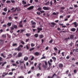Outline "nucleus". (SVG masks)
Listing matches in <instances>:
<instances>
[{
    "mask_svg": "<svg viewBox=\"0 0 78 78\" xmlns=\"http://www.w3.org/2000/svg\"><path fill=\"white\" fill-rule=\"evenodd\" d=\"M23 48V45L22 44H20V45L17 48L15 49V50H16L17 51H22V48Z\"/></svg>",
    "mask_w": 78,
    "mask_h": 78,
    "instance_id": "f257e3e1",
    "label": "nucleus"
},
{
    "mask_svg": "<svg viewBox=\"0 0 78 78\" xmlns=\"http://www.w3.org/2000/svg\"><path fill=\"white\" fill-rule=\"evenodd\" d=\"M16 10H17V12H19V11H21V9H20V8L17 9V8H16L14 10H13L12 11V12L14 13L15 12H16Z\"/></svg>",
    "mask_w": 78,
    "mask_h": 78,
    "instance_id": "f03ea898",
    "label": "nucleus"
},
{
    "mask_svg": "<svg viewBox=\"0 0 78 78\" xmlns=\"http://www.w3.org/2000/svg\"><path fill=\"white\" fill-rule=\"evenodd\" d=\"M51 27H52V28H53L54 27H55V25H56V23H55L52 22L51 23Z\"/></svg>",
    "mask_w": 78,
    "mask_h": 78,
    "instance_id": "7ed1b4c3",
    "label": "nucleus"
},
{
    "mask_svg": "<svg viewBox=\"0 0 78 78\" xmlns=\"http://www.w3.org/2000/svg\"><path fill=\"white\" fill-rule=\"evenodd\" d=\"M37 33H39L40 31H42V28H40L39 27H38L37 28Z\"/></svg>",
    "mask_w": 78,
    "mask_h": 78,
    "instance_id": "20e7f679",
    "label": "nucleus"
},
{
    "mask_svg": "<svg viewBox=\"0 0 78 78\" xmlns=\"http://www.w3.org/2000/svg\"><path fill=\"white\" fill-rule=\"evenodd\" d=\"M48 65H49V67L47 68V69H50V68L51 67V63L50 62V61H48Z\"/></svg>",
    "mask_w": 78,
    "mask_h": 78,
    "instance_id": "39448f33",
    "label": "nucleus"
},
{
    "mask_svg": "<svg viewBox=\"0 0 78 78\" xmlns=\"http://www.w3.org/2000/svg\"><path fill=\"white\" fill-rule=\"evenodd\" d=\"M34 8V6H31L30 7H29L27 8V9L28 10H31V9H33Z\"/></svg>",
    "mask_w": 78,
    "mask_h": 78,
    "instance_id": "423d86ee",
    "label": "nucleus"
},
{
    "mask_svg": "<svg viewBox=\"0 0 78 78\" xmlns=\"http://www.w3.org/2000/svg\"><path fill=\"white\" fill-rule=\"evenodd\" d=\"M43 9H44V10H49V9H49V8H48L47 7H45V6L43 7Z\"/></svg>",
    "mask_w": 78,
    "mask_h": 78,
    "instance_id": "0eeeda50",
    "label": "nucleus"
},
{
    "mask_svg": "<svg viewBox=\"0 0 78 78\" xmlns=\"http://www.w3.org/2000/svg\"><path fill=\"white\" fill-rule=\"evenodd\" d=\"M22 56V53L21 52H19L18 54V55L17 56L18 57L20 58Z\"/></svg>",
    "mask_w": 78,
    "mask_h": 78,
    "instance_id": "6e6552de",
    "label": "nucleus"
},
{
    "mask_svg": "<svg viewBox=\"0 0 78 78\" xmlns=\"http://www.w3.org/2000/svg\"><path fill=\"white\" fill-rule=\"evenodd\" d=\"M30 22L31 23L32 25H36V23L34 22L33 20L31 21Z\"/></svg>",
    "mask_w": 78,
    "mask_h": 78,
    "instance_id": "1a4fd4ad",
    "label": "nucleus"
},
{
    "mask_svg": "<svg viewBox=\"0 0 78 78\" xmlns=\"http://www.w3.org/2000/svg\"><path fill=\"white\" fill-rule=\"evenodd\" d=\"M58 67H59V68H62V67H63V64L62 63L59 64Z\"/></svg>",
    "mask_w": 78,
    "mask_h": 78,
    "instance_id": "9d476101",
    "label": "nucleus"
},
{
    "mask_svg": "<svg viewBox=\"0 0 78 78\" xmlns=\"http://www.w3.org/2000/svg\"><path fill=\"white\" fill-rule=\"evenodd\" d=\"M34 54L35 55V56H39V54H40V53L37 52H36L34 53Z\"/></svg>",
    "mask_w": 78,
    "mask_h": 78,
    "instance_id": "9b49d317",
    "label": "nucleus"
},
{
    "mask_svg": "<svg viewBox=\"0 0 78 78\" xmlns=\"http://www.w3.org/2000/svg\"><path fill=\"white\" fill-rule=\"evenodd\" d=\"M70 39H73L74 38V35L71 34L70 37Z\"/></svg>",
    "mask_w": 78,
    "mask_h": 78,
    "instance_id": "f8f14e48",
    "label": "nucleus"
},
{
    "mask_svg": "<svg viewBox=\"0 0 78 78\" xmlns=\"http://www.w3.org/2000/svg\"><path fill=\"white\" fill-rule=\"evenodd\" d=\"M2 37L3 38H6V34H3L2 35Z\"/></svg>",
    "mask_w": 78,
    "mask_h": 78,
    "instance_id": "ddd939ff",
    "label": "nucleus"
},
{
    "mask_svg": "<svg viewBox=\"0 0 78 78\" xmlns=\"http://www.w3.org/2000/svg\"><path fill=\"white\" fill-rule=\"evenodd\" d=\"M73 24L75 26V27H77V26H78V24H77V23H76V22L73 23Z\"/></svg>",
    "mask_w": 78,
    "mask_h": 78,
    "instance_id": "4468645a",
    "label": "nucleus"
},
{
    "mask_svg": "<svg viewBox=\"0 0 78 78\" xmlns=\"http://www.w3.org/2000/svg\"><path fill=\"white\" fill-rule=\"evenodd\" d=\"M71 31L73 32H75L76 31V29L75 28H73L71 29Z\"/></svg>",
    "mask_w": 78,
    "mask_h": 78,
    "instance_id": "2eb2a0df",
    "label": "nucleus"
},
{
    "mask_svg": "<svg viewBox=\"0 0 78 78\" xmlns=\"http://www.w3.org/2000/svg\"><path fill=\"white\" fill-rule=\"evenodd\" d=\"M19 63H20V65H22V64H23L24 63V61L23 60H20L19 61Z\"/></svg>",
    "mask_w": 78,
    "mask_h": 78,
    "instance_id": "dca6fc26",
    "label": "nucleus"
},
{
    "mask_svg": "<svg viewBox=\"0 0 78 78\" xmlns=\"http://www.w3.org/2000/svg\"><path fill=\"white\" fill-rule=\"evenodd\" d=\"M22 3L23 5H25L27 4V2H25V1L23 0L22 1Z\"/></svg>",
    "mask_w": 78,
    "mask_h": 78,
    "instance_id": "f3484780",
    "label": "nucleus"
},
{
    "mask_svg": "<svg viewBox=\"0 0 78 78\" xmlns=\"http://www.w3.org/2000/svg\"><path fill=\"white\" fill-rule=\"evenodd\" d=\"M39 37L40 39H42V38H43V37H44V35L42 34L40 35H39Z\"/></svg>",
    "mask_w": 78,
    "mask_h": 78,
    "instance_id": "a211bd4d",
    "label": "nucleus"
},
{
    "mask_svg": "<svg viewBox=\"0 0 78 78\" xmlns=\"http://www.w3.org/2000/svg\"><path fill=\"white\" fill-rule=\"evenodd\" d=\"M1 44L3 45L4 44V41L0 40Z\"/></svg>",
    "mask_w": 78,
    "mask_h": 78,
    "instance_id": "6ab92c4d",
    "label": "nucleus"
},
{
    "mask_svg": "<svg viewBox=\"0 0 78 78\" xmlns=\"http://www.w3.org/2000/svg\"><path fill=\"white\" fill-rule=\"evenodd\" d=\"M26 35L27 36V37H29L31 36V34L30 33H27Z\"/></svg>",
    "mask_w": 78,
    "mask_h": 78,
    "instance_id": "aec40b11",
    "label": "nucleus"
},
{
    "mask_svg": "<svg viewBox=\"0 0 78 78\" xmlns=\"http://www.w3.org/2000/svg\"><path fill=\"white\" fill-rule=\"evenodd\" d=\"M34 49H35L34 48H32L29 49V51H33V50H34Z\"/></svg>",
    "mask_w": 78,
    "mask_h": 78,
    "instance_id": "412c9836",
    "label": "nucleus"
},
{
    "mask_svg": "<svg viewBox=\"0 0 78 78\" xmlns=\"http://www.w3.org/2000/svg\"><path fill=\"white\" fill-rule=\"evenodd\" d=\"M52 58L53 59L54 61H56V57H52Z\"/></svg>",
    "mask_w": 78,
    "mask_h": 78,
    "instance_id": "4be33fe9",
    "label": "nucleus"
},
{
    "mask_svg": "<svg viewBox=\"0 0 78 78\" xmlns=\"http://www.w3.org/2000/svg\"><path fill=\"white\" fill-rule=\"evenodd\" d=\"M29 47H30V44H28L26 45V48L27 50H28V49H29Z\"/></svg>",
    "mask_w": 78,
    "mask_h": 78,
    "instance_id": "5701e85b",
    "label": "nucleus"
},
{
    "mask_svg": "<svg viewBox=\"0 0 78 78\" xmlns=\"http://www.w3.org/2000/svg\"><path fill=\"white\" fill-rule=\"evenodd\" d=\"M34 36L35 37H36V38H37L38 37V36H39V35L37 34H34Z\"/></svg>",
    "mask_w": 78,
    "mask_h": 78,
    "instance_id": "b1692460",
    "label": "nucleus"
},
{
    "mask_svg": "<svg viewBox=\"0 0 78 78\" xmlns=\"http://www.w3.org/2000/svg\"><path fill=\"white\" fill-rule=\"evenodd\" d=\"M43 67L44 68V69H47V66L44 65H43Z\"/></svg>",
    "mask_w": 78,
    "mask_h": 78,
    "instance_id": "393cba45",
    "label": "nucleus"
},
{
    "mask_svg": "<svg viewBox=\"0 0 78 78\" xmlns=\"http://www.w3.org/2000/svg\"><path fill=\"white\" fill-rule=\"evenodd\" d=\"M13 27L14 28H15V29H17L18 27H17V26L16 25H14L13 26Z\"/></svg>",
    "mask_w": 78,
    "mask_h": 78,
    "instance_id": "a878e982",
    "label": "nucleus"
},
{
    "mask_svg": "<svg viewBox=\"0 0 78 78\" xmlns=\"http://www.w3.org/2000/svg\"><path fill=\"white\" fill-rule=\"evenodd\" d=\"M7 25L9 27H10L11 26V23H8L7 24Z\"/></svg>",
    "mask_w": 78,
    "mask_h": 78,
    "instance_id": "bb28decb",
    "label": "nucleus"
},
{
    "mask_svg": "<svg viewBox=\"0 0 78 78\" xmlns=\"http://www.w3.org/2000/svg\"><path fill=\"white\" fill-rule=\"evenodd\" d=\"M24 61H27V60H28V57H24Z\"/></svg>",
    "mask_w": 78,
    "mask_h": 78,
    "instance_id": "cd10ccee",
    "label": "nucleus"
},
{
    "mask_svg": "<svg viewBox=\"0 0 78 78\" xmlns=\"http://www.w3.org/2000/svg\"><path fill=\"white\" fill-rule=\"evenodd\" d=\"M1 56H2L4 58H6V56H5L3 53L1 54Z\"/></svg>",
    "mask_w": 78,
    "mask_h": 78,
    "instance_id": "c85d7f7f",
    "label": "nucleus"
},
{
    "mask_svg": "<svg viewBox=\"0 0 78 78\" xmlns=\"http://www.w3.org/2000/svg\"><path fill=\"white\" fill-rule=\"evenodd\" d=\"M6 63H7V62H4L2 65V67L4 66V65H5V64H6Z\"/></svg>",
    "mask_w": 78,
    "mask_h": 78,
    "instance_id": "c756f323",
    "label": "nucleus"
},
{
    "mask_svg": "<svg viewBox=\"0 0 78 78\" xmlns=\"http://www.w3.org/2000/svg\"><path fill=\"white\" fill-rule=\"evenodd\" d=\"M12 46L13 47H15V46H17V44L16 43L13 44Z\"/></svg>",
    "mask_w": 78,
    "mask_h": 78,
    "instance_id": "7c9ffc66",
    "label": "nucleus"
},
{
    "mask_svg": "<svg viewBox=\"0 0 78 78\" xmlns=\"http://www.w3.org/2000/svg\"><path fill=\"white\" fill-rule=\"evenodd\" d=\"M50 4V2L49 1L48 2H47L45 4V5H49Z\"/></svg>",
    "mask_w": 78,
    "mask_h": 78,
    "instance_id": "2f4dec72",
    "label": "nucleus"
},
{
    "mask_svg": "<svg viewBox=\"0 0 78 78\" xmlns=\"http://www.w3.org/2000/svg\"><path fill=\"white\" fill-rule=\"evenodd\" d=\"M7 10H8V9H7V8H5L4 9V11H5V12H6L7 11Z\"/></svg>",
    "mask_w": 78,
    "mask_h": 78,
    "instance_id": "473e14b6",
    "label": "nucleus"
},
{
    "mask_svg": "<svg viewBox=\"0 0 78 78\" xmlns=\"http://www.w3.org/2000/svg\"><path fill=\"white\" fill-rule=\"evenodd\" d=\"M44 64H45V66H47V65H48V63H47V61H44Z\"/></svg>",
    "mask_w": 78,
    "mask_h": 78,
    "instance_id": "72a5a7b5",
    "label": "nucleus"
},
{
    "mask_svg": "<svg viewBox=\"0 0 78 78\" xmlns=\"http://www.w3.org/2000/svg\"><path fill=\"white\" fill-rule=\"evenodd\" d=\"M69 45H70V47H72L73 45V42H71V43L69 44Z\"/></svg>",
    "mask_w": 78,
    "mask_h": 78,
    "instance_id": "f704fd0d",
    "label": "nucleus"
},
{
    "mask_svg": "<svg viewBox=\"0 0 78 78\" xmlns=\"http://www.w3.org/2000/svg\"><path fill=\"white\" fill-rule=\"evenodd\" d=\"M24 31H25L24 30H23V29L21 30V31L20 32V33H23V32Z\"/></svg>",
    "mask_w": 78,
    "mask_h": 78,
    "instance_id": "c9c22d12",
    "label": "nucleus"
},
{
    "mask_svg": "<svg viewBox=\"0 0 78 78\" xmlns=\"http://www.w3.org/2000/svg\"><path fill=\"white\" fill-rule=\"evenodd\" d=\"M54 76H57V75H56V73H55L54 74H53L52 75V76L51 77V78H53V77H54Z\"/></svg>",
    "mask_w": 78,
    "mask_h": 78,
    "instance_id": "e433bc0d",
    "label": "nucleus"
},
{
    "mask_svg": "<svg viewBox=\"0 0 78 78\" xmlns=\"http://www.w3.org/2000/svg\"><path fill=\"white\" fill-rule=\"evenodd\" d=\"M64 52H63L62 53V56L64 57Z\"/></svg>",
    "mask_w": 78,
    "mask_h": 78,
    "instance_id": "4c0bfd02",
    "label": "nucleus"
},
{
    "mask_svg": "<svg viewBox=\"0 0 78 78\" xmlns=\"http://www.w3.org/2000/svg\"><path fill=\"white\" fill-rule=\"evenodd\" d=\"M12 74H13L12 72H10L9 73L8 75H12Z\"/></svg>",
    "mask_w": 78,
    "mask_h": 78,
    "instance_id": "58836bf2",
    "label": "nucleus"
},
{
    "mask_svg": "<svg viewBox=\"0 0 78 78\" xmlns=\"http://www.w3.org/2000/svg\"><path fill=\"white\" fill-rule=\"evenodd\" d=\"M2 14H3V16H5V15L6 14V13L5 12H2Z\"/></svg>",
    "mask_w": 78,
    "mask_h": 78,
    "instance_id": "ea45409f",
    "label": "nucleus"
},
{
    "mask_svg": "<svg viewBox=\"0 0 78 78\" xmlns=\"http://www.w3.org/2000/svg\"><path fill=\"white\" fill-rule=\"evenodd\" d=\"M37 10L38 11H41V7L38 8Z\"/></svg>",
    "mask_w": 78,
    "mask_h": 78,
    "instance_id": "a19ab883",
    "label": "nucleus"
},
{
    "mask_svg": "<svg viewBox=\"0 0 78 78\" xmlns=\"http://www.w3.org/2000/svg\"><path fill=\"white\" fill-rule=\"evenodd\" d=\"M6 3H11V1H7Z\"/></svg>",
    "mask_w": 78,
    "mask_h": 78,
    "instance_id": "79ce46f5",
    "label": "nucleus"
},
{
    "mask_svg": "<svg viewBox=\"0 0 78 78\" xmlns=\"http://www.w3.org/2000/svg\"><path fill=\"white\" fill-rule=\"evenodd\" d=\"M77 72V71L76 70L74 69L73 70V72H74V73H76Z\"/></svg>",
    "mask_w": 78,
    "mask_h": 78,
    "instance_id": "37998d69",
    "label": "nucleus"
},
{
    "mask_svg": "<svg viewBox=\"0 0 78 78\" xmlns=\"http://www.w3.org/2000/svg\"><path fill=\"white\" fill-rule=\"evenodd\" d=\"M54 49L55 50V51H58V48H56V47H55L54 48Z\"/></svg>",
    "mask_w": 78,
    "mask_h": 78,
    "instance_id": "c03bdc74",
    "label": "nucleus"
},
{
    "mask_svg": "<svg viewBox=\"0 0 78 78\" xmlns=\"http://www.w3.org/2000/svg\"><path fill=\"white\" fill-rule=\"evenodd\" d=\"M31 45V47H34V44H33V43H32Z\"/></svg>",
    "mask_w": 78,
    "mask_h": 78,
    "instance_id": "a18cd8bd",
    "label": "nucleus"
},
{
    "mask_svg": "<svg viewBox=\"0 0 78 78\" xmlns=\"http://www.w3.org/2000/svg\"><path fill=\"white\" fill-rule=\"evenodd\" d=\"M60 59L61 61H62V60H63V59H64V58L62 57L60 58Z\"/></svg>",
    "mask_w": 78,
    "mask_h": 78,
    "instance_id": "49530a36",
    "label": "nucleus"
},
{
    "mask_svg": "<svg viewBox=\"0 0 78 78\" xmlns=\"http://www.w3.org/2000/svg\"><path fill=\"white\" fill-rule=\"evenodd\" d=\"M8 18H9V20H11V19H12V17H11L9 16L8 17Z\"/></svg>",
    "mask_w": 78,
    "mask_h": 78,
    "instance_id": "de8ad7c7",
    "label": "nucleus"
},
{
    "mask_svg": "<svg viewBox=\"0 0 78 78\" xmlns=\"http://www.w3.org/2000/svg\"><path fill=\"white\" fill-rule=\"evenodd\" d=\"M21 43H22L23 45H25V42H23V41H21Z\"/></svg>",
    "mask_w": 78,
    "mask_h": 78,
    "instance_id": "09e8293b",
    "label": "nucleus"
},
{
    "mask_svg": "<svg viewBox=\"0 0 78 78\" xmlns=\"http://www.w3.org/2000/svg\"><path fill=\"white\" fill-rule=\"evenodd\" d=\"M37 14L38 15H41V12H37Z\"/></svg>",
    "mask_w": 78,
    "mask_h": 78,
    "instance_id": "8fccbe9b",
    "label": "nucleus"
},
{
    "mask_svg": "<svg viewBox=\"0 0 78 78\" xmlns=\"http://www.w3.org/2000/svg\"><path fill=\"white\" fill-rule=\"evenodd\" d=\"M33 32H35L36 31H37V29H33Z\"/></svg>",
    "mask_w": 78,
    "mask_h": 78,
    "instance_id": "3c124183",
    "label": "nucleus"
},
{
    "mask_svg": "<svg viewBox=\"0 0 78 78\" xmlns=\"http://www.w3.org/2000/svg\"><path fill=\"white\" fill-rule=\"evenodd\" d=\"M36 19H37V20H40V19H41V18H39V17H37V18H36Z\"/></svg>",
    "mask_w": 78,
    "mask_h": 78,
    "instance_id": "603ef678",
    "label": "nucleus"
},
{
    "mask_svg": "<svg viewBox=\"0 0 78 78\" xmlns=\"http://www.w3.org/2000/svg\"><path fill=\"white\" fill-rule=\"evenodd\" d=\"M19 25H22V21H20Z\"/></svg>",
    "mask_w": 78,
    "mask_h": 78,
    "instance_id": "864d4df0",
    "label": "nucleus"
},
{
    "mask_svg": "<svg viewBox=\"0 0 78 78\" xmlns=\"http://www.w3.org/2000/svg\"><path fill=\"white\" fill-rule=\"evenodd\" d=\"M48 46H47L45 50H48Z\"/></svg>",
    "mask_w": 78,
    "mask_h": 78,
    "instance_id": "5fc2aeb1",
    "label": "nucleus"
},
{
    "mask_svg": "<svg viewBox=\"0 0 78 78\" xmlns=\"http://www.w3.org/2000/svg\"><path fill=\"white\" fill-rule=\"evenodd\" d=\"M37 68H38L39 70H41V66H38L37 67Z\"/></svg>",
    "mask_w": 78,
    "mask_h": 78,
    "instance_id": "6e6d98bb",
    "label": "nucleus"
},
{
    "mask_svg": "<svg viewBox=\"0 0 78 78\" xmlns=\"http://www.w3.org/2000/svg\"><path fill=\"white\" fill-rule=\"evenodd\" d=\"M61 9H65V7H61Z\"/></svg>",
    "mask_w": 78,
    "mask_h": 78,
    "instance_id": "4d7b16f0",
    "label": "nucleus"
},
{
    "mask_svg": "<svg viewBox=\"0 0 78 78\" xmlns=\"http://www.w3.org/2000/svg\"><path fill=\"white\" fill-rule=\"evenodd\" d=\"M69 70H67L66 71V73L67 74H68V73H69Z\"/></svg>",
    "mask_w": 78,
    "mask_h": 78,
    "instance_id": "13d9d810",
    "label": "nucleus"
},
{
    "mask_svg": "<svg viewBox=\"0 0 78 78\" xmlns=\"http://www.w3.org/2000/svg\"><path fill=\"white\" fill-rule=\"evenodd\" d=\"M69 58H70V57H69V56H68L66 57V59H69Z\"/></svg>",
    "mask_w": 78,
    "mask_h": 78,
    "instance_id": "bf43d9fd",
    "label": "nucleus"
},
{
    "mask_svg": "<svg viewBox=\"0 0 78 78\" xmlns=\"http://www.w3.org/2000/svg\"><path fill=\"white\" fill-rule=\"evenodd\" d=\"M68 76H69V77H70L71 76H72V75H71V74L70 73H69L68 75Z\"/></svg>",
    "mask_w": 78,
    "mask_h": 78,
    "instance_id": "052dcab7",
    "label": "nucleus"
},
{
    "mask_svg": "<svg viewBox=\"0 0 78 78\" xmlns=\"http://www.w3.org/2000/svg\"><path fill=\"white\" fill-rule=\"evenodd\" d=\"M11 2L12 3H15V1H13L12 0L11 1Z\"/></svg>",
    "mask_w": 78,
    "mask_h": 78,
    "instance_id": "680f3d73",
    "label": "nucleus"
},
{
    "mask_svg": "<svg viewBox=\"0 0 78 78\" xmlns=\"http://www.w3.org/2000/svg\"><path fill=\"white\" fill-rule=\"evenodd\" d=\"M72 61H75L76 59H75V58H73L72 59H71Z\"/></svg>",
    "mask_w": 78,
    "mask_h": 78,
    "instance_id": "e2e57ef3",
    "label": "nucleus"
},
{
    "mask_svg": "<svg viewBox=\"0 0 78 78\" xmlns=\"http://www.w3.org/2000/svg\"><path fill=\"white\" fill-rule=\"evenodd\" d=\"M33 0H30V3H33Z\"/></svg>",
    "mask_w": 78,
    "mask_h": 78,
    "instance_id": "0e129e2a",
    "label": "nucleus"
},
{
    "mask_svg": "<svg viewBox=\"0 0 78 78\" xmlns=\"http://www.w3.org/2000/svg\"><path fill=\"white\" fill-rule=\"evenodd\" d=\"M52 42H53V40H51L49 42V43H51Z\"/></svg>",
    "mask_w": 78,
    "mask_h": 78,
    "instance_id": "69168bd1",
    "label": "nucleus"
},
{
    "mask_svg": "<svg viewBox=\"0 0 78 78\" xmlns=\"http://www.w3.org/2000/svg\"><path fill=\"white\" fill-rule=\"evenodd\" d=\"M29 41V38L27 39H26V42H27Z\"/></svg>",
    "mask_w": 78,
    "mask_h": 78,
    "instance_id": "338daca9",
    "label": "nucleus"
},
{
    "mask_svg": "<svg viewBox=\"0 0 78 78\" xmlns=\"http://www.w3.org/2000/svg\"><path fill=\"white\" fill-rule=\"evenodd\" d=\"M19 78H24V77H23V76H21L19 77Z\"/></svg>",
    "mask_w": 78,
    "mask_h": 78,
    "instance_id": "774afa93",
    "label": "nucleus"
}]
</instances>
